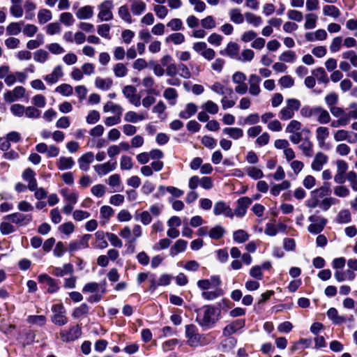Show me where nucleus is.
I'll use <instances>...</instances> for the list:
<instances>
[{
    "label": "nucleus",
    "mask_w": 357,
    "mask_h": 357,
    "mask_svg": "<svg viewBox=\"0 0 357 357\" xmlns=\"http://www.w3.org/2000/svg\"><path fill=\"white\" fill-rule=\"evenodd\" d=\"M196 320L201 326L211 328L218 320L215 307L211 305L204 306L202 312L198 314Z\"/></svg>",
    "instance_id": "obj_1"
},
{
    "label": "nucleus",
    "mask_w": 357,
    "mask_h": 357,
    "mask_svg": "<svg viewBox=\"0 0 357 357\" xmlns=\"http://www.w3.org/2000/svg\"><path fill=\"white\" fill-rule=\"evenodd\" d=\"M197 327L193 324L185 326V337L187 343L190 347H198L206 344V338L204 335L197 332Z\"/></svg>",
    "instance_id": "obj_2"
},
{
    "label": "nucleus",
    "mask_w": 357,
    "mask_h": 357,
    "mask_svg": "<svg viewBox=\"0 0 357 357\" xmlns=\"http://www.w3.org/2000/svg\"><path fill=\"white\" fill-rule=\"evenodd\" d=\"M301 107V102L296 98H289L286 100V106L281 109L279 117L281 120L287 121L294 116V112Z\"/></svg>",
    "instance_id": "obj_3"
},
{
    "label": "nucleus",
    "mask_w": 357,
    "mask_h": 357,
    "mask_svg": "<svg viewBox=\"0 0 357 357\" xmlns=\"http://www.w3.org/2000/svg\"><path fill=\"white\" fill-rule=\"evenodd\" d=\"M52 311L53 314L51 317V321L55 325L61 326L68 323V319L66 317V312L63 304L59 303L53 305Z\"/></svg>",
    "instance_id": "obj_4"
},
{
    "label": "nucleus",
    "mask_w": 357,
    "mask_h": 357,
    "mask_svg": "<svg viewBox=\"0 0 357 357\" xmlns=\"http://www.w3.org/2000/svg\"><path fill=\"white\" fill-rule=\"evenodd\" d=\"M308 220L312 223L308 226L307 231L313 234H320L327 223V220L315 215H310Z\"/></svg>",
    "instance_id": "obj_5"
},
{
    "label": "nucleus",
    "mask_w": 357,
    "mask_h": 357,
    "mask_svg": "<svg viewBox=\"0 0 357 357\" xmlns=\"http://www.w3.org/2000/svg\"><path fill=\"white\" fill-rule=\"evenodd\" d=\"M338 202V200L334 197H329L324 198L320 204H317L313 201L312 198L307 199L305 202V205L311 209L315 208L319 206L321 210L326 211H328L332 205L335 204Z\"/></svg>",
    "instance_id": "obj_6"
},
{
    "label": "nucleus",
    "mask_w": 357,
    "mask_h": 357,
    "mask_svg": "<svg viewBox=\"0 0 357 357\" xmlns=\"http://www.w3.org/2000/svg\"><path fill=\"white\" fill-rule=\"evenodd\" d=\"M113 2L111 0H105L98 6V17L100 21H109L113 19Z\"/></svg>",
    "instance_id": "obj_7"
},
{
    "label": "nucleus",
    "mask_w": 357,
    "mask_h": 357,
    "mask_svg": "<svg viewBox=\"0 0 357 357\" xmlns=\"http://www.w3.org/2000/svg\"><path fill=\"white\" fill-rule=\"evenodd\" d=\"M10 222L21 226L27 225L32 221V215L16 212L9 214L3 218Z\"/></svg>",
    "instance_id": "obj_8"
},
{
    "label": "nucleus",
    "mask_w": 357,
    "mask_h": 357,
    "mask_svg": "<svg viewBox=\"0 0 357 357\" xmlns=\"http://www.w3.org/2000/svg\"><path fill=\"white\" fill-rule=\"evenodd\" d=\"M82 335V329L79 325L72 326L69 330H63L60 332V336L63 342L75 341Z\"/></svg>",
    "instance_id": "obj_9"
},
{
    "label": "nucleus",
    "mask_w": 357,
    "mask_h": 357,
    "mask_svg": "<svg viewBox=\"0 0 357 357\" xmlns=\"http://www.w3.org/2000/svg\"><path fill=\"white\" fill-rule=\"evenodd\" d=\"M331 189L328 183H324L321 187L310 192V198L317 204H320V199L327 197L331 195Z\"/></svg>",
    "instance_id": "obj_10"
},
{
    "label": "nucleus",
    "mask_w": 357,
    "mask_h": 357,
    "mask_svg": "<svg viewBox=\"0 0 357 357\" xmlns=\"http://www.w3.org/2000/svg\"><path fill=\"white\" fill-rule=\"evenodd\" d=\"M251 204L252 199L248 197H243L239 198L237 200V206L233 212L234 215H235L239 218L243 217L247 212L248 208Z\"/></svg>",
    "instance_id": "obj_11"
},
{
    "label": "nucleus",
    "mask_w": 357,
    "mask_h": 357,
    "mask_svg": "<svg viewBox=\"0 0 357 357\" xmlns=\"http://www.w3.org/2000/svg\"><path fill=\"white\" fill-rule=\"evenodd\" d=\"M91 238V234L83 235L79 240L72 241L68 245L69 252H75L78 250L89 248V241Z\"/></svg>",
    "instance_id": "obj_12"
},
{
    "label": "nucleus",
    "mask_w": 357,
    "mask_h": 357,
    "mask_svg": "<svg viewBox=\"0 0 357 357\" xmlns=\"http://www.w3.org/2000/svg\"><path fill=\"white\" fill-rule=\"evenodd\" d=\"M213 213L215 215H224L227 218H233L234 213L231 208L225 202L220 201L215 204L213 206Z\"/></svg>",
    "instance_id": "obj_13"
},
{
    "label": "nucleus",
    "mask_w": 357,
    "mask_h": 357,
    "mask_svg": "<svg viewBox=\"0 0 357 357\" xmlns=\"http://www.w3.org/2000/svg\"><path fill=\"white\" fill-rule=\"evenodd\" d=\"M330 112L333 116L338 118L337 124L340 125V126H345L349 123L347 113H345L342 108L336 106L331 107Z\"/></svg>",
    "instance_id": "obj_14"
},
{
    "label": "nucleus",
    "mask_w": 357,
    "mask_h": 357,
    "mask_svg": "<svg viewBox=\"0 0 357 357\" xmlns=\"http://www.w3.org/2000/svg\"><path fill=\"white\" fill-rule=\"evenodd\" d=\"M261 79L256 74H251L248 78L249 93L252 96H258L260 92V82Z\"/></svg>",
    "instance_id": "obj_15"
},
{
    "label": "nucleus",
    "mask_w": 357,
    "mask_h": 357,
    "mask_svg": "<svg viewBox=\"0 0 357 357\" xmlns=\"http://www.w3.org/2000/svg\"><path fill=\"white\" fill-rule=\"evenodd\" d=\"M245 321L243 319H238L234 321L224 328L223 335L225 336H231L239 329L243 328L245 326Z\"/></svg>",
    "instance_id": "obj_16"
},
{
    "label": "nucleus",
    "mask_w": 357,
    "mask_h": 357,
    "mask_svg": "<svg viewBox=\"0 0 357 357\" xmlns=\"http://www.w3.org/2000/svg\"><path fill=\"white\" fill-rule=\"evenodd\" d=\"M328 162V156L321 152L317 153L311 164L313 170L319 172Z\"/></svg>",
    "instance_id": "obj_17"
},
{
    "label": "nucleus",
    "mask_w": 357,
    "mask_h": 357,
    "mask_svg": "<svg viewBox=\"0 0 357 357\" xmlns=\"http://www.w3.org/2000/svg\"><path fill=\"white\" fill-rule=\"evenodd\" d=\"M116 167V162H107L94 166V169L99 176H104L114 170Z\"/></svg>",
    "instance_id": "obj_18"
},
{
    "label": "nucleus",
    "mask_w": 357,
    "mask_h": 357,
    "mask_svg": "<svg viewBox=\"0 0 357 357\" xmlns=\"http://www.w3.org/2000/svg\"><path fill=\"white\" fill-rule=\"evenodd\" d=\"M63 75L62 66L59 65L56 66L50 74L47 75L44 79L50 84H55L59 79Z\"/></svg>",
    "instance_id": "obj_19"
},
{
    "label": "nucleus",
    "mask_w": 357,
    "mask_h": 357,
    "mask_svg": "<svg viewBox=\"0 0 357 357\" xmlns=\"http://www.w3.org/2000/svg\"><path fill=\"white\" fill-rule=\"evenodd\" d=\"M211 89L217 94L231 96L234 95V91L231 88L222 85L220 82H216L210 86Z\"/></svg>",
    "instance_id": "obj_20"
},
{
    "label": "nucleus",
    "mask_w": 357,
    "mask_h": 357,
    "mask_svg": "<svg viewBox=\"0 0 357 357\" xmlns=\"http://www.w3.org/2000/svg\"><path fill=\"white\" fill-rule=\"evenodd\" d=\"M94 154L89 151L82 155L78 159L79 168L83 171H87L89 168V165L93 161Z\"/></svg>",
    "instance_id": "obj_21"
},
{
    "label": "nucleus",
    "mask_w": 357,
    "mask_h": 357,
    "mask_svg": "<svg viewBox=\"0 0 357 357\" xmlns=\"http://www.w3.org/2000/svg\"><path fill=\"white\" fill-rule=\"evenodd\" d=\"M56 166L59 170L70 169L75 165V161L71 157H60L56 161Z\"/></svg>",
    "instance_id": "obj_22"
},
{
    "label": "nucleus",
    "mask_w": 357,
    "mask_h": 357,
    "mask_svg": "<svg viewBox=\"0 0 357 357\" xmlns=\"http://www.w3.org/2000/svg\"><path fill=\"white\" fill-rule=\"evenodd\" d=\"M188 242L183 239H178L175 242L174 245L170 248L169 255L175 257L180 252H183L187 248Z\"/></svg>",
    "instance_id": "obj_23"
},
{
    "label": "nucleus",
    "mask_w": 357,
    "mask_h": 357,
    "mask_svg": "<svg viewBox=\"0 0 357 357\" xmlns=\"http://www.w3.org/2000/svg\"><path fill=\"white\" fill-rule=\"evenodd\" d=\"M224 134L228 135L230 138L237 140L243 136V131L241 128L236 127H227L222 130Z\"/></svg>",
    "instance_id": "obj_24"
},
{
    "label": "nucleus",
    "mask_w": 357,
    "mask_h": 357,
    "mask_svg": "<svg viewBox=\"0 0 357 357\" xmlns=\"http://www.w3.org/2000/svg\"><path fill=\"white\" fill-rule=\"evenodd\" d=\"M328 317L335 324L345 323L347 319L345 317L340 316L337 310L335 307H331L327 312Z\"/></svg>",
    "instance_id": "obj_25"
},
{
    "label": "nucleus",
    "mask_w": 357,
    "mask_h": 357,
    "mask_svg": "<svg viewBox=\"0 0 357 357\" xmlns=\"http://www.w3.org/2000/svg\"><path fill=\"white\" fill-rule=\"evenodd\" d=\"M197 111V107L195 103L190 102L185 105V109L180 112L178 116L183 119H188L193 116Z\"/></svg>",
    "instance_id": "obj_26"
},
{
    "label": "nucleus",
    "mask_w": 357,
    "mask_h": 357,
    "mask_svg": "<svg viewBox=\"0 0 357 357\" xmlns=\"http://www.w3.org/2000/svg\"><path fill=\"white\" fill-rule=\"evenodd\" d=\"M329 136V130L326 127L320 126L316 130V138L320 146H323Z\"/></svg>",
    "instance_id": "obj_27"
},
{
    "label": "nucleus",
    "mask_w": 357,
    "mask_h": 357,
    "mask_svg": "<svg viewBox=\"0 0 357 357\" xmlns=\"http://www.w3.org/2000/svg\"><path fill=\"white\" fill-rule=\"evenodd\" d=\"M146 5L142 0H134L130 4V10L133 15H141L146 10Z\"/></svg>",
    "instance_id": "obj_28"
},
{
    "label": "nucleus",
    "mask_w": 357,
    "mask_h": 357,
    "mask_svg": "<svg viewBox=\"0 0 357 357\" xmlns=\"http://www.w3.org/2000/svg\"><path fill=\"white\" fill-rule=\"evenodd\" d=\"M312 75L317 78L320 83L327 84L329 82V78L322 67H319L312 70Z\"/></svg>",
    "instance_id": "obj_29"
},
{
    "label": "nucleus",
    "mask_w": 357,
    "mask_h": 357,
    "mask_svg": "<svg viewBox=\"0 0 357 357\" xmlns=\"http://www.w3.org/2000/svg\"><path fill=\"white\" fill-rule=\"evenodd\" d=\"M93 15V7L85 6L80 8L76 13V17L79 20H86L91 18Z\"/></svg>",
    "instance_id": "obj_30"
},
{
    "label": "nucleus",
    "mask_w": 357,
    "mask_h": 357,
    "mask_svg": "<svg viewBox=\"0 0 357 357\" xmlns=\"http://www.w3.org/2000/svg\"><path fill=\"white\" fill-rule=\"evenodd\" d=\"M299 149L306 157H311L313 154V144L308 137H306L303 139V142L299 146Z\"/></svg>",
    "instance_id": "obj_31"
},
{
    "label": "nucleus",
    "mask_w": 357,
    "mask_h": 357,
    "mask_svg": "<svg viewBox=\"0 0 357 357\" xmlns=\"http://www.w3.org/2000/svg\"><path fill=\"white\" fill-rule=\"evenodd\" d=\"M108 184L112 188H114V192L121 191V180L119 174H114L111 175L108 178Z\"/></svg>",
    "instance_id": "obj_32"
},
{
    "label": "nucleus",
    "mask_w": 357,
    "mask_h": 357,
    "mask_svg": "<svg viewBox=\"0 0 357 357\" xmlns=\"http://www.w3.org/2000/svg\"><path fill=\"white\" fill-rule=\"evenodd\" d=\"M164 98L169 101V105H174L176 102L178 93L174 88H167L163 92Z\"/></svg>",
    "instance_id": "obj_33"
},
{
    "label": "nucleus",
    "mask_w": 357,
    "mask_h": 357,
    "mask_svg": "<svg viewBox=\"0 0 357 357\" xmlns=\"http://www.w3.org/2000/svg\"><path fill=\"white\" fill-rule=\"evenodd\" d=\"M142 84L147 89V93L155 96L159 95V91L153 89L155 81L151 77H146L142 79Z\"/></svg>",
    "instance_id": "obj_34"
},
{
    "label": "nucleus",
    "mask_w": 357,
    "mask_h": 357,
    "mask_svg": "<svg viewBox=\"0 0 357 357\" xmlns=\"http://www.w3.org/2000/svg\"><path fill=\"white\" fill-rule=\"evenodd\" d=\"M279 229L284 231L286 229V226L283 224H280L276 227L272 223H267L266 225L264 232L268 236H275L278 234Z\"/></svg>",
    "instance_id": "obj_35"
},
{
    "label": "nucleus",
    "mask_w": 357,
    "mask_h": 357,
    "mask_svg": "<svg viewBox=\"0 0 357 357\" xmlns=\"http://www.w3.org/2000/svg\"><path fill=\"white\" fill-rule=\"evenodd\" d=\"M103 111L104 112H111L116 115H121L123 112V108L119 105L114 103L112 101H108L103 106Z\"/></svg>",
    "instance_id": "obj_36"
},
{
    "label": "nucleus",
    "mask_w": 357,
    "mask_h": 357,
    "mask_svg": "<svg viewBox=\"0 0 357 357\" xmlns=\"http://www.w3.org/2000/svg\"><path fill=\"white\" fill-rule=\"evenodd\" d=\"M225 229L220 225H216L208 231V236L213 240L221 238L225 234Z\"/></svg>",
    "instance_id": "obj_37"
},
{
    "label": "nucleus",
    "mask_w": 357,
    "mask_h": 357,
    "mask_svg": "<svg viewBox=\"0 0 357 357\" xmlns=\"http://www.w3.org/2000/svg\"><path fill=\"white\" fill-rule=\"evenodd\" d=\"M135 219L137 221H140L144 225H148L152 221L151 215L147 211H144L142 213H135Z\"/></svg>",
    "instance_id": "obj_38"
},
{
    "label": "nucleus",
    "mask_w": 357,
    "mask_h": 357,
    "mask_svg": "<svg viewBox=\"0 0 357 357\" xmlns=\"http://www.w3.org/2000/svg\"><path fill=\"white\" fill-rule=\"evenodd\" d=\"M229 15L231 21L235 24H242L244 21V16L238 8L231 9Z\"/></svg>",
    "instance_id": "obj_39"
},
{
    "label": "nucleus",
    "mask_w": 357,
    "mask_h": 357,
    "mask_svg": "<svg viewBox=\"0 0 357 357\" xmlns=\"http://www.w3.org/2000/svg\"><path fill=\"white\" fill-rule=\"evenodd\" d=\"M24 6L26 13L25 19L31 20L35 16L36 4L31 0H26Z\"/></svg>",
    "instance_id": "obj_40"
},
{
    "label": "nucleus",
    "mask_w": 357,
    "mask_h": 357,
    "mask_svg": "<svg viewBox=\"0 0 357 357\" xmlns=\"http://www.w3.org/2000/svg\"><path fill=\"white\" fill-rule=\"evenodd\" d=\"M145 119L143 114H138L135 112L129 111L124 116V121L130 123H137Z\"/></svg>",
    "instance_id": "obj_41"
},
{
    "label": "nucleus",
    "mask_w": 357,
    "mask_h": 357,
    "mask_svg": "<svg viewBox=\"0 0 357 357\" xmlns=\"http://www.w3.org/2000/svg\"><path fill=\"white\" fill-rule=\"evenodd\" d=\"M89 307L86 303H82L80 306L76 307L73 313L72 316L75 319L80 318L83 316H86L89 314Z\"/></svg>",
    "instance_id": "obj_42"
},
{
    "label": "nucleus",
    "mask_w": 357,
    "mask_h": 357,
    "mask_svg": "<svg viewBox=\"0 0 357 357\" xmlns=\"http://www.w3.org/2000/svg\"><path fill=\"white\" fill-rule=\"evenodd\" d=\"M52 18V12L48 9H40L38 13V22L40 24H43Z\"/></svg>",
    "instance_id": "obj_43"
},
{
    "label": "nucleus",
    "mask_w": 357,
    "mask_h": 357,
    "mask_svg": "<svg viewBox=\"0 0 357 357\" xmlns=\"http://www.w3.org/2000/svg\"><path fill=\"white\" fill-rule=\"evenodd\" d=\"M185 41V36L183 33L177 32L170 34L165 38L167 43L172 42L174 45H180Z\"/></svg>",
    "instance_id": "obj_44"
},
{
    "label": "nucleus",
    "mask_w": 357,
    "mask_h": 357,
    "mask_svg": "<svg viewBox=\"0 0 357 357\" xmlns=\"http://www.w3.org/2000/svg\"><path fill=\"white\" fill-rule=\"evenodd\" d=\"M245 172L248 176L255 180L260 179L264 176L263 172L256 167H248L245 169Z\"/></svg>",
    "instance_id": "obj_45"
},
{
    "label": "nucleus",
    "mask_w": 357,
    "mask_h": 357,
    "mask_svg": "<svg viewBox=\"0 0 357 357\" xmlns=\"http://www.w3.org/2000/svg\"><path fill=\"white\" fill-rule=\"evenodd\" d=\"M324 15L337 18L340 15V10L335 6L326 5L323 8Z\"/></svg>",
    "instance_id": "obj_46"
},
{
    "label": "nucleus",
    "mask_w": 357,
    "mask_h": 357,
    "mask_svg": "<svg viewBox=\"0 0 357 357\" xmlns=\"http://www.w3.org/2000/svg\"><path fill=\"white\" fill-rule=\"evenodd\" d=\"M95 85L100 89L107 91L112 86V80L109 78L102 79L97 77L95 81Z\"/></svg>",
    "instance_id": "obj_47"
},
{
    "label": "nucleus",
    "mask_w": 357,
    "mask_h": 357,
    "mask_svg": "<svg viewBox=\"0 0 357 357\" xmlns=\"http://www.w3.org/2000/svg\"><path fill=\"white\" fill-rule=\"evenodd\" d=\"M118 14L123 21L129 24L132 23V17L126 5L119 7Z\"/></svg>",
    "instance_id": "obj_48"
},
{
    "label": "nucleus",
    "mask_w": 357,
    "mask_h": 357,
    "mask_svg": "<svg viewBox=\"0 0 357 357\" xmlns=\"http://www.w3.org/2000/svg\"><path fill=\"white\" fill-rule=\"evenodd\" d=\"M351 220V213L347 209L341 210L337 216V222L340 224H346Z\"/></svg>",
    "instance_id": "obj_49"
},
{
    "label": "nucleus",
    "mask_w": 357,
    "mask_h": 357,
    "mask_svg": "<svg viewBox=\"0 0 357 357\" xmlns=\"http://www.w3.org/2000/svg\"><path fill=\"white\" fill-rule=\"evenodd\" d=\"M233 238L234 241L238 243H242L248 240L249 234L243 229H238L234 232Z\"/></svg>",
    "instance_id": "obj_50"
},
{
    "label": "nucleus",
    "mask_w": 357,
    "mask_h": 357,
    "mask_svg": "<svg viewBox=\"0 0 357 357\" xmlns=\"http://www.w3.org/2000/svg\"><path fill=\"white\" fill-rule=\"evenodd\" d=\"M27 323L38 326H44L46 322V318L44 315H30L26 319Z\"/></svg>",
    "instance_id": "obj_51"
},
{
    "label": "nucleus",
    "mask_w": 357,
    "mask_h": 357,
    "mask_svg": "<svg viewBox=\"0 0 357 357\" xmlns=\"http://www.w3.org/2000/svg\"><path fill=\"white\" fill-rule=\"evenodd\" d=\"M95 236L97 240V245H96V248L99 249H104L108 246L107 241L105 240V236H106V234H105L104 231H98L95 234Z\"/></svg>",
    "instance_id": "obj_52"
},
{
    "label": "nucleus",
    "mask_w": 357,
    "mask_h": 357,
    "mask_svg": "<svg viewBox=\"0 0 357 357\" xmlns=\"http://www.w3.org/2000/svg\"><path fill=\"white\" fill-rule=\"evenodd\" d=\"M49 58V53L42 49L36 51L33 53V59L36 62L44 63Z\"/></svg>",
    "instance_id": "obj_53"
},
{
    "label": "nucleus",
    "mask_w": 357,
    "mask_h": 357,
    "mask_svg": "<svg viewBox=\"0 0 357 357\" xmlns=\"http://www.w3.org/2000/svg\"><path fill=\"white\" fill-rule=\"evenodd\" d=\"M317 20V16L315 14L308 13L305 15V29H312L315 28Z\"/></svg>",
    "instance_id": "obj_54"
},
{
    "label": "nucleus",
    "mask_w": 357,
    "mask_h": 357,
    "mask_svg": "<svg viewBox=\"0 0 357 357\" xmlns=\"http://www.w3.org/2000/svg\"><path fill=\"white\" fill-rule=\"evenodd\" d=\"M55 91L64 96H69L73 94V88L68 84H62L55 89Z\"/></svg>",
    "instance_id": "obj_55"
},
{
    "label": "nucleus",
    "mask_w": 357,
    "mask_h": 357,
    "mask_svg": "<svg viewBox=\"0 0 357 357\" xmlns=\"http://www.w3.org/2000/svg\"><path fill=\"white\" fill-rule=\"evenodd\" d=\"M202 107L209 114H216L218 112V105L212 100H208L202 105Z\"/></svg>",
    "instance_id": "obj_56"
},
{
    "label": "nucleus",
    "mask_w": 357,
    "mask_h": 357,
    "mask_svg": "<svg viewBox=\"0 0 357 357\" xmlns=\"http://www.w3.org/2000/svg\"><path fill=\"white\" fill-rule=\"evenodd\" d=\"M114 73L117 77H123L128 74V68L124 63H118L114 67Z\"/></svg>",
    "instance_id": "obj_57"
},
{
    "label": "nucleus",
    "mask_w": 357,
    "mask_h": 357,
    "mask_svg": "<svg viewBox=\"0 0 357 357\" xmlns=\"http://www.w3.org/2000/svg\"><path fill=\"white\" fill-rule=\"evenodd\" d=\"M333 192L337 197H346L349 195L350 190L345 185H338L333 188Z\"/></svg>",
    "instance_id": "obj_58"
},
{
    "label": "nucleus",
    "mask_w": 357,
    "mask_h": 357,
    "mask_svg": "<svg viewBox=\"0 0 357 357\" xmlns=\"http://www.w3.org/2000/svg\"><path fill=\"white\" fill-rule=\"evenodd\" d=\"M245 17L248 23L252 24L255 26H258L261 24L262 20L259 16L255 14L248 12L245 13Z\"/></svg>",
    "instance_id": "obj_59"
},
{
    "label": "nucleus",
    "mask_w": 357,
    "mask_h": 357,
    "mask_svg": "<svg viewBox=\"0 0 357 357\" xmlns=\"http://www.w3.org/2000/svg\"><path fill=\"white\" fill-rule=\"evenodd\" d=\"M23 24L22 22L10 23L6 29L8 34L18 35L21 32V25Z\"/></svg>",
    "instance_id": "obj_60"
},
{
    "label": "nucleus",
    "mask_w": 357,
    "mask_h": 357,
    "mask_svg": "<svg viewBox=\"0 0 357 357\" xmlns=\"http://www.w3.org/2000/svg\"><path fill=\"white\" fill-rule=\"evenodd\" d=\"M342 56L344 59H349L351 62V64L354 67L357 68V54L354 51L348 50V51L344 52L342 54Z\"/></svg>",
    "instance_id": "obj_61"
},
{
    "label": "nucleus",
    "mask_w": 357,
    "mask_h": 357,
    "mask_svg": "<svg viewBox=\"0 0 357 357\" xmlns=\"http://www.w3.org/2000/svg\"><path fill=\"white\" fill-rule=\"evenodd\" d=\"M167 27L170 28L172 31H177L183 29V22L179 18L172 19L167 24Z\"/></svg>",
    "instance_id": "obj_62"
},
{
    "label": "nucleus",
    "mask_w": 357,
    "mask_h": 357,
    "mask_svg": "<svg viewBox=\"0 0 357 357\" xmlns=\"http://www.w3.org/2000/svg\"><path fill=\"white\" fill-rule=\"evenodd\" d=\"M226 54L231 58H234L238 55V45L236 43L230 42L227 44V48L225 49Z\"/></svg>",
    "instance_id": "obj_63"
},
{
    "label": "nucleus",
    "mask_w": 357,
    "mask_h": 357,
    "mask_svg": "<svg viewBox=\"0 0 357 357\" xmlns=\"http://www.w3.org/2000/svg\"><path fill=\"white\" fill-rule=\"evenodd\" d=\"M301 123L296 120H291L286 128V132L289 133L298 132L301 129Z\"/></svg>",
    "instance_id": "obj_64"
}]
</instances>
